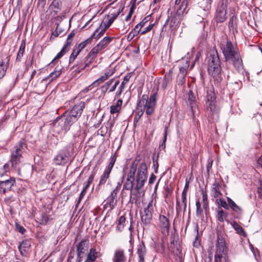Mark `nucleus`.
<instances>
[{
  "mask_svg": "<svg viewBox=\"0 0 262 262\" xmlns=\"http://www.w3.org/2000/svg\"><path fill=\"white\" fill-rule=\"evenodd\" d=\"M140 160L139 157H137L130 165L127 173V180H136V184L135 189L139 190L144 186L147 179V165L145 162L140 163L137 169V166Z\"/></svg>",
  "mask_w": 262,
  "mask_h": 262,
  "instance_id": "obj_1",
  "label": "nucleus"
},
{
  "mask_svg": "<svg viewBox=\"0 0 262 262\" xmlns=\"http://www.w3.org/2000/svg\"><path fill=\"white\" fill-rule=\"evenodd\" d=\"M140 160L139 157H137L130 165L127 173V180H136V184L135 189L139 190L144 186L147 179V165L145 162L140 163L137 169V166Z\"/></svg>",
  "mask_w": 262,
  "mask_h": 262,
  "instance_id": "obj_2",
  "label": "nucleus"
},
{
  "mask_svg": "<svg viewBox=\"0 0 262 262\" xmlns=\"http://www.w3.org/2000/svg\"><path fill=\"white\" fill-rule=\"evenodd\" d=\"M222 50L226 61L231 60L234 67L237 70L242 68V59L236 45L227 41L223 47Z\"/></svg>",
  "mask_w": 262,
  "mask_h": 262,
  "instance_id": "obj_3",
  "label": "nucleus"
},
{
  "mask_svg": "<svg viewBox=\"0 0 262 262\" xmlns=\"http://www.w3.org/2000/svg\"><path fill=\"white\" fill-rule=\"evenodd\" d=\"M157 99V93H152L149 99L147 95H142L138 102L139 108H143L147 115H152L156 108Z\"/></svg>",
  "mask_w": 262,
  "mask_h": 262,
  "instance_id": "obj_4",
  "label": "nucleus"
},
{
  "mask_svg": "<svg viewBox=\"0 0 262 262\" xmlns=\"http://www.w3.org/2000/svg\"><path fill=\"white\" fill-rule=\"evenodd\" d=\"M206 110L208 117L211 119L218 118L219 109L216 105L215 94L212 91L207 92Z\"/></svg>",
  "mask_w": 262,
  "mask_h": 262,
  "instance_id": "obj_5",
  "label": "nucleus"
},
{
  "mask_svg": "<svg viewBox=\"0 0 262 262\" xmlns=\"http://www.w3.org/2000/svg\"><path fill=\"white\" fill-rule=\"evenodd\" d=\"M208 71L213 77L217 76L221 73L220 60L216 50H212L208 59Z\"/></svg>",
  "mask_w": 262,
  "mask_h": 262,
  "instance_id": "obj_6",
  "label": "nucleus"
},
{
  "mask_svg": "<svg viewBox=\"0 0 262 262\" xmlns=\"http://www.w3.org/2000/svg\"><path fill=\"white\" fill-rule=\"evenodd\" d=\"M62 3L59 0H54L50 5L48 12L57 20H61L65 17L66 12L61 13Z\"/></svg>",
  "mask_w": 262,
  "mask_h": 262,
  "instance_id": "obj_7",
  "label": "nucleus"
},
{
  "mask_svg": "<svg viewBox=\"0 0 262 262\" xmlns=\"http://www.w3.org/2000/svg\"><path fill=\"white\" fill-rule=\"evenodd\" d=\"M24 144L23 143H19L12 151L10 161L13 167L16 168L17 165L21 162L23 159L22 154L24 150Z\"/></svg>",
  "mask_w": 262,
  "mask_h": 262,
  "instance_id": "obj_8",
  "label": "nucleus"
},
{
  "mask_svg": "<svg viewBox=\"0 0 262 262\" xmlns=\"http://www.w3.org/2000/svg\"><path fill=\"white\" fill-rule=\"evenodd\" d=\"M228 0H221L217 6L215 18L217 22L223 23L227 18Z\"/></svg>",
  "mask_w": 262,
  "mask_h": 262,
  "instance_id": "obj_9",
  "label": "nucleus"
},
{
  "mask_svg": "<svg viewBox=\"0 0 262 262\" xmlns=\"http://www.w3.org/2000/svg\"><path fill=\"white\" fill-rule=\"evenodd\" d=\"M153 212V199L149 202L144 209V213L141 215V221L145 225L148 224L151 220Z\"/></svg>",
  "mask_w": 262,
  "mask_h": 262,
  "instance_id": "obj_10",
  "label": "nucleus"
},
{
  "mask_svg": "<svg viewBox=\"0 0 262 262\" xmlns=\"http://www.w3.org/2000/svg\"><path fill=\"white\" fill-rule=\"evenodd\" d=\"M159 226L163 234L165 235L168 234L170 228V223L168 219L166 216L160 215L159 218Z\"/></svg>",
  "mask_w": 262,
  "mask_h": 262,
  "instance_id": "obj_11",
  "label": "nucleus"
},
{
  "mask_svg": "<svg viewBox=\"0 0 262 262\" xmlns=\"http://www.w3.org/2000/svg\"><path fill=\"white\" fill-rule=\"evenodd\" d=\"M69 161V153L66 150H62L54 158V162L56 165H64Z\"/></svg>",
  "mask_w": 262,
  "mask_h": 262,
  "instance_id": "obj_12",
  "label": "nucleus"
},
{
  "mask_svg": "<svg viewBox=\"0 0 262 262\" xmlns=\"http://www.w3.org/2000/svg\"><path fill=\"white\" fill-rule=\"evenodd\" d=\"M115 72V70L113 68H109L105 70L103 75H101L98 79L94 81L92 84L98 85L100 83L103 82L104 81L108 79Z\"/></svg>",
  "mask_w": 262,
  "mask_h": 262,
  "instance_id": "obj_13",
  "label": "nucleus"
},
{
  "mask_svg": "<svg viewBox=\"0 0 262 262\" xmlns=\"http://www.w3.org/2000/svg\"><path fill=\"white\" fill-rule=\"evenodd\" d=\"M77 262H80L81 258L84 256L85 252L88 250V243L86 241H82L77 246Z\"/></svg>",
  "mask_w": 262,
  "mask_h": 262,
  "instance_id": "obj_14",
  "label": "nucleus"
},
{
  "mask_svg": "<svg viewBox=\"0 0 262 262\" xmlns=\"http://www.w3.org/2000/svg\"><path fill=\"white\" fill-rule=\"evenodd\" d=\"M84 107L85 102L81 101L75 105L69 113L72 115H73L78 119L81 116Z\"/></svg>",
  "mask_w": 262,
  "mask_h": 262,
  "instance_id": "obj_15",
  "label": "nucleus"
},
{
  "mask_svg": "<svg viewBox=\"0 0 262 262\" xmlns=\"http://www.w3.org/2000/svg\"><path fill=\"white\" fill-rule=\"evenodd\" d=\"M15 182V179L12 178L9 180L0 182V192L5 193L9 191Z\"/></svg>",
  "mask_w": 262,
  "mask_h": 262,
  "instance_id": "obj_16",
  "label": "nucleus"
},
{
  "mask_svg": "<svg viewBox=\"0 0 262 262\" xmlns=\"http://www.w3.org/2000/svg\"><path fill=\"white\" fill-rule=\"evenodd\" d=\"M137 254L139 258V262H145L146 254V249L143 243H139L137 246Z\"/></svg>",
  "mask_w": 262,
  "mask_h": 262,
  "instance_id": "obj_17",
  "label": "nucleus"
},
{
  "mask_svg": "<svg viewBox=\"0 0 262 262\" xmlns=\"http://www.w3.org/2000/svg\"><path fill=\"white\" fill-rule=\"evenodd\" d=\"M6 56H0V79L3 78L8 68V61L9 59Z\"/></svg>",
  "mask_w": 262,
  "mask_h": 262,
  "instance_id": "obj_18",
  "label": "nucleus"
},
{
  "mask_svg": "<svg viewBox=\"0 0 262 262\" xmlns=\"http://www.w3.org/2000/svg\"><path fill=\"white\" fill-rule=\"evenodd\" d=\"M132 76V74L131 73H128L127 74H126L124 77V78H123V81L122 82L120 86H119L118 90H117V91L116 92V94H115V98H114V101L119 98L123 91V90L124 89V87H125V85L127 83V82L129 81V79Z\"/></svg>",
  "mask_w": 262,
  "mask_h": 262,
  "instance_id": "obj_19",
  "label": "nucleus"
},
{
  "mask_svg": "<svg viewBox=\"0 0 262 262\" xmlns=\"http://www.w3.org/2000/svg\"><path fill=\"white\" fill-rule=\"evenodd\" d=\"M227 202L230 207L235 213L240 215L243 213L242 208L238 206L231 198H227Z\"/></svg>",
  "mask_w": 262,
  "mask_h": 262,
  "instance_id": "obj_20",
  "label": "nucleus"
},
{
  "mask_svg": "<svg viewBox=\"0 0 262 262\" xmlns=\"http://www.w3.org/2000/svg\"><path fill=\"white\" fill-rule=\"evenodd\" d=\"M187 55L188 56L185 59H183V60H184L185 63L183 66H181L179 67V73L178 74L185 76H186L187 74V69L189 66V59H190V56H192V54L190 55L189 53H188Z\"/></svg>",
  "mask_w": 262,
  "mask_h": 262,
  "instance_id": "obj_21",
  "label": "nucleus"
},
{
  "mask_svg": "<svg viewBox=\"0 0 262 262\" xmlns=\"http://www.w3.org/2000/svg\"><path fill=\"white\" fill-rule=\"evenodd\" d=\"M61 74V70H55L51 73L49 76L42 80V82L50 83Z\"/></svg>",
  "mask_w": 262,
  "mask_h": 262,
  "instance_id": "obj_22",
  "label": "nucleus"
},
{
  "mask_svg": "<svg viewBox=\"0 0 262 262\" xmlns=\"http://www.w3.org/2000/svg\"><path fill=\"white\" fill-rule=\"evenodd\" d=\"M228 216V213L223 210L221 207H219L216 210V217L219 222H224Z\"/></svg>",
  "mask_w": 262,
  "mask_h": 262,
  "instance_id": "obj_23",
  "label": "nucleus"
},
{
  "mask_svg": "<svg viewBox=\"0 0 262 262\" xmlns=\"http://www.w3.org/2000/svg\"><path fill=\"white\" fill-rule=\"evenodd\" d=\"M78 119L74 117L73 115H71L68 113V115L66 116L64 120V127L65 129H68L69 128L70 126H71L74 122L76 121Z\"/></svg>",
  "mask_w": 262,
  "mask_h": 262,
  "instance_id": "obj_24",
  "label": "nucleus"
},
{
  "mask_svg": "<svg viewBox=\"0 0 262 262\" xmlns=\"http://www.w3.org/2000/svg\"><path fill=\"white\" fill-rule=\"evenodd\" d=\"M95 172H92V173L91 174V175L89 176V178H88V180L86 182V185L84 186L80 194V196L79 197V201H80L81 199L82 198V197L83 196V195H84L86 191V189L88 188V187L90 186V184L93 182L94 179V177H95Z\"/></svg>",
  "mask_w": 262,
  "mask_h": 262,
  "instance_id": "obj_25",
  "label": "nucleus"
},
{
  "mask_svg": "<svg viewBox=\"0 0 262 262\" xmlns=\"http://www.w3.org/2000/svg\"><path fill=\"white\" fill-rule=\"evenodd\" d=\"M122 102V100L121 99H119L116 103H114L110 107V113L111 114H114L115 113H119L121 110Z\"/></svg>",
  "mask_w": 262,
  "mask_h": 262,
  "instance_id": "obj_26",
  "label": "nucleus"
},
{
  "mask_svg": "<svg viewBox=\"0 0 262 262\" xmlns=\"http://www.w3.org/2000/svg\"><path fill=\"white\" fill-rule=\"evenodd\" d=\"M221 186L217 183H214L212 184L211 189V195L214 198L218 199L221 195L222 193L220 191Z\"/></svg>",
  "mask_w": 262,
  "mask_h": 262,
  "instance_id": "obj_27",
  "label": "nucleus"
},
{
  "mask_svg": "<svg viewBox=\"0 0 262 262\" xmlns=\"http://www.w3.org/2000/svg\"><path fill=\"white\" fill-rule=\"evenodd\" d=\"M113 39L114 37L105 36L101 40L97 45L101 50H102L113 40Z\"/></svg>",
  "mask_w": 262,
  "mask_h": 262,
  "instance_id": "obj_28",
  "label": "nucleus"
},
{
  "mask_svg": "<svg viewBox=\"0 0 262 262\" xmlns=\"http://www.w3.org/2000/svg\"><path fill=\"white\" fill-rule=\"evenodd\" d=\"M181 16L177 15V13H175L173 16L170 19L169 26L170 28H176L180 23Z\"/></svg>",
  "mask_w": 262,
  "mask_h": 262,
  "instance_id": "obj_29",
  "label": "nucleus"
},
{
  "mask_svg": "<svg viewBox=\"0 0 262 262\" xmlns=\"http://www.w3.org/2000/svg\"><path fill=\"white\" fill-rule=\"evenodd\" d=\"M31 246V243L29 241L26 240L23 241L19 245L18 249L21 254H23L24 252L27 251Z\"/></svg>",
  "mask_w": 262,
  "mask_h": 262,
  "instance_id": "obj_30",
  "label": "nucleus"
},
{
  "mask_svg": "<svg viewBox=\"0 0 262 262\" xmlns=\"http://www.w3.org/2000/svg\"><path fill=\"white\" fill-rule=\"evenodd\" d=\"M231 225L234 229L236 231V233L241 235H243L244 236H246V234L243 228V227L240 226L237 222L234 221L231 222Z\"/></svg>",
  "mask_w": 262,
  "mask_h": 262,
  "instance_id": "obj_31",
  "label": "nucleus"
},
{
  "mask_svg": "<svg viewBox=\"0 0 262 262\" xmlns=\"http://www.w3.org/2000/svg\"><path fill=\"white\" fill-rule=\"evenodd\" d=\"M111 171L105 169L100 177L98 186L103 185L107 181V179L110 177Z\"/></svg>",
  "mask_w": 262,
  "mask_h": 262,
  "instance_id": "obj_32",
  "label": "nucleus"
},
{
  "mask_svg": "<svg viewBox=\"0 0 262 262\" xmlns=\"http://www.w3.org/2000/svg\"><path fill=\"white\" fill-rule=\"evenodd\" d=\"M114 262H125V257L122 250H118L115 252Z\"/></svg>",
  "mask_w": 262,
  "mask_h": 262,
  "instance_id": "obj_33",
  "label": "nucleus"
},
{
  "mask_svg": "<svg viewBox=\"0 0 262 262\" xmlns=\"http://www.w3.org/2000/svg\"><path fill=\"white\" fill-rule=\"evenodd\" d=\"M188 2L186 0H183L179 8L178 9L176 13L177 15H179V16H182L185 12L186 10L187 7Z\"/></svg>",
  "mask_w": 262,
  "mask_h": 262,
  "instance_id": "obj_34",
  "label": "nucleus"
},
{
  "mask_svg": "<svg viewBox=\"0 0 262 262\" xmlns=\"http://www.w3.org/2000/svg\"><path fill=\"white\" fill-rule=\"evenodd\" d=\"M182 201L181 203H180L178 201L177 202L176 209L178 212L185 211L186 208V196H185V199L184 200L182 199Z\"/></svg>",
  "mask_w": 262,
  "mask_h": 262,
  "instance_id": "obj_35",
  "label": "nucleus"
},
{
  "mask_svg": "<svg viewBox=\"0 0 262 262\" xmlns=\"http://www.w3.org/2000/svg\"><path fill=\"white\" fill-rule=\"evenodd\" d=\"M150 16H147L143 18V19L138 24L135 28H136V32H140L142 27H143L145 24L150 20Z\"/></svg>",
  "mask_w": 262,
  "mask_h": 262,
  "instance_id": "obj_36",
  "label": "nucleus"
},
{
  "mask_svg": "<svg viewBox=\"0 0 262 262\" xmlns=\"http://www.w3.org/2000/svg\"><path fill=\"white\" fill-rule=\"evenodd\" d=\"M121 184H122V181L118 182L117 186L111 192L110 197L112 202H114V200L115 199V198L117 196V193L119 191L120 188H121Z\"/></svg>",
  "mask_w": 262,
  "mask_h": 262,
  "instance_id": "obj_37",
  "label": "nucleus"
},
{
  "mask_svg": "<svg viewBox=\"0 0 262 262\" xmlns=\"http://www.w3.org/2000/svg\"><path fill=\"white\" fill-rule=\"evenodd\" d=\"M25 50V43L24 42H22L17 53L16 60L20 61L21 57L23 56Z\"/></svg>",
  "mask_w": 262,
  "mask_h": 262,
  "instance_id": "obj_38",
  "label": "nucleus"
},
{
  "mask_svg": "<svg viewBox=\"0 0 262 262\" xmlns=\"http://www.w3.org/2000/svg\"><path fill=\"white\" fill-rule=\"evenodd\" d=\"M101 51V50L99 48V47L96 45L90 51L88 55L95 59L97 56V55Z\"/></svg>",
  "mask_w": 262,
  "mask_h": 262,
  "instance_id": "obj_39",
  "label": "nucleus"
},
{
  "mask_svg": "<svg viewBox=\"0 0 262 262\" xmlns=\"http://www.w3.org/2000/svg\"><path fill=\"white\" fill-rule=\"evenodd\" d=\"M114 22L113 19H112L110 16L108 15L106 18V20L103 21L102 25H101V27H104L105 29H107Z\"/></svg>",
  "mask_w": 262,
  "mask_h": 262,
  "instance_id": "obj_40",
  "label": "nucleus"
},
{
  "mask_svg": "<svg viewBox=\"0 0 262 262\" xmlns=\"http://www.w3.org/2000/svg\"><path fill=\"white\" fill-rule=\"evenodd\" d=\"M106 30V29H105V28H104V27L102 28L101 30L99 32V33L98 34L96 35V32H97L99 30V29L97 28L95 30V31L93 33V34L92 35V36L90 37H92V39L93 38H95L98 39L104 33Z\"/></svg>",
  "mask_w": 262,
  "mask_h": 262,
  "instance_id": "obj_41",
  "label": "nucleus"
},
{
  "mask_svg": "<svg viewBox=\"0 0 262 262\" xmlns=\"http://www.w3.org/2000/svg\"><path fill=\"white\" fill-rule=\"evenodd\" d=\"M92 37H90L84 41L80 43L76 49L79 52L89 43L91 42Z\"/></svg>",
  "mask_w": 262,
  "mask_h": 262,
  "instance_id": "obj_42",
  "label": "nucleus"
},
{
  "mask_svg": "<svg viewBox=\"0 0 262 262\" xmlns=\"http://www.w3.org/2000/svg\"><path fill=\"white\" fill-rule=\"evenodd\" d=\"M216 253L223 254L226 249L225 243L216 244Z\"/></svg>",
  "mask_w": 262,
  "mask_h": 262,
  "instance_id": "obj_43",
  "label": "nucleus"
},
{
  "mask_svg": "<svg viewBox=\"0 0 262 262\" xmlns=\"http://www.w3.org/2000/svg\"><path fill=\"white\" fill-rule=\"evenodd\" d=\"M125 217L124 216H121L119 217V219L118 220V224L117 227V229L119 231H121L123 229L124 224H125Z\"/></svg>",
  "mask_w": 262,
  "mask_h": 262,
  "instance_id": "obj_44",
  "label": "nucleus"
},
{
  "mask_svg": "<svg viewBox=\"0 0 262 262\" xmlns=\"http://www.w3.org/2000/svg\"><path fill=\"white\" fill-rule=\"evenodd\" d=\"M66 52V46H64L62 48L61 50L57 54V55L53 59V60L52 61V63L55 62L56 60H58V59L61 58Z\"/></svg>",
  "mask_w": 262,
  "mask_h": 262,
  "instance_id": "obj_45",
  "label": "nucleus"
},
{
  "mask_svg": "<svg viewBox=\"0 0 262 262\" xmlns=\"http://www.w3.org/2000/svg\"><path fill=\"white\" fill-rule=\"evenodd\" d=\"M216 203L220 205V206H221V207H222L225 209H229V204L227 203L224 200H222L221 199H217L216 200Z\"/></svg>",
  "mask_w": 262,
  "mask_h": 262,
  "instance_id": "obj_46",
  "label": "nucleus"
},
{
  "mask_svg": "<svg viewBox=\"0 0 262 262\" xmlns=\"http://www.w3.org/2000/svg\"><path fill=\"white\" fill-rule=\"evenodd\" d=\"M116 160V157L115 155H114L111 157V161H110L108 165L105 168V169L111 172L112 168L114 167V165Z\"/></svg>",
  "mask_w": 262,
  "mask_h": 262,
  "instance_id": "obj_47",
  "label": "nucleus"
},
{
  "mask_svg": "<svg viewBox=\"0 0 262 262\" xmlns=\"http://www.w3.org/2000/svg\"><path fill=\"white\" fill-rule=\"evenodd\" d=\"M94 59L87 55L85 62L84 63L82 62V64H83L84 68L86 69V68L89 67L90 64L94 61Z\"/></svg>",
  "mask_w": 262,
  "mask_h": 262,
  "instance_id": "obj_48",
  "label": "nucleus"
},
{
  "mask_svg": "<svg viewBox=\"0 0 262 262\" xmlns=\"http://www.w3.org/2000/svg\"><path fill=\"white\" fill-rule=\"evenodd\" d=\"M134 181L129 180L127 181L126 180V182L124 184L123 187L126 190H132L134 187Z\"/></svg>",
  "mask_w": 262,
  "mask_h": 262,
  "instance_id": "obj_49",
  "label": "nucleus"
},
{
  "mask_svg": "<svg viewBox=\"0 0 262 262\" xmlns=\"http://www.w3.org/2000/svg\"><path fill=\"white\" fill-rule=\"evenodd\" d=\"M144 110L143 108H139V106H137V111L135 117V119L136 120H139L140 117L143 115L144 113Z\"/></svg>",
  "mask_w": 262,
  "mask_h": 262,
  "instance_id": "obj_50",
  "label": "nucleus"
},
{
  "mask_svg": "<svg viewBox=\"0 0 262 262\" xmlns=\"http://www.w3.org/2000/svg\"><path fill=\"white\" fill-rule=\"evenodd\" d=\"M140 32L136 31V28H134V30H132L127 35V39L128 40H131L135 36L137 35Z\"/></svg>",
  "mask_w": 262,
  "mask_h": 262,
  "instance_id": "obj_51",
  "label": "nucleus"
},
{
  "mask_svg": "<svg viewBox=\"0 0 262 262\" xmlns=\"http://www.w3.org/2000/svg\"><path fill=\"white\" fill-rule=\"evenodd\" d=\"M188 100L189 102L190 105H191L192 103L194 102L195 101V97L191 91H190L188 94Z\"/></svg>",
  "mask_w": 262,
  "mask_h": 262,
  "instance_id": "obj_52",
  "label": "nucleus"
},
{
  "mask_svg": "<svg viewBox=\"0 0 262 262\" xmlns=\"http://www.w3.org/2000/svg\"><path fill=\"white\" fill-rule=\"evenodd\" d=\"M225 243L223 235L221 232H217L216 244Z\"/></svg>",
  "mask_w": 262,
  "mask_h": 262,
  "instance_id": "obj_53",
  "label": "nucleus"
},
{
  "mask_svg": "<svg viewBox=\"0 0 262 262\" xmlns=\"http://www.w3.org/2000/svg\"><path fill=\"white\" fill-rule=\"evenodd\" d=\"M122 9L119 8L118 11L116 12L114 11L113 13H111L110 14L108 15L110 17L113 19L114 21L115 19L117 17V16L119 15V14L121 13Z\"/></svg>",
  "mask_w": 262,
  "mask_h": 262,
  "instance_id": "obj_54",
  "label": "nucleus"
},
{
  "mask_svg": "<svg viewBox=\"0 0 262 262\" xmlns=\"http://www.w3.org/2000/svg\"><path fill=\"white\" fill-rule=\"evenodd\" d=\"M74 68H75L74 71L76 73H79L81 71H82L83 70L85 69L83 66V64H82V62H81L79 63H78V64H77Z\"/></svg>",
  "mask_w": 262,
  "mask_h": 262,
  "instance_id": "obj_55",
  "label": "nucleus"
},
{
  "mask_svg": "<svg viewBox=\"0 0 262 262\" xmlns=\"http://www.w3.org/2000/svg\"><path fill=\"white\" fill-rule=\"evenodd\" d=\"M79 53L80 52L77 51V49L74 50L70 57V61H73Z\"/></svg>",
  "mask_w": 262,
  "mask_h": 262,
  "instance_id": "obj_56",
  "label": "nucleus"
},
{
  "mask_svg": "<svg viewBox=\"0 0 262 262\" xmlns=\"http://www.w3.org/2000/svg\"><path fill=\"white\" fill-rule=\"evenodd\" d=\"M0 175L3 176L4 173L7 172L9 171V164L8 163H6L3 167L2 169L1 170Z\"/></svg>",
  "mask_w": 262,
  "mask_h": 262,
  "instance_id": "obj_57",
  "label": "nucleus"
},
{
  "mask_svg": "<svg viewBox=\"0 0 262 262\" xmlns=\"http://www.w3.org/2000/svg\"><path fill=\"white\" fill-rule=\"evenodd\" d=\"M213 0H206V6L204 7L203 10L208 11L211 8V4Z\"/></svg>",
  "mask_w": 262,
  "mask_h": 262,
  "instance_id": "obj_58",
  "label": "nucleus"
},
{
  "mask_svg": "<svg viewBox=\"0 0 262 262\" xmlns=\"http://www.w3.org/2000/svg\"><path fill=\"white\" fill-rule=\"evenodd\" d=\"M134 9H135V8H134V6H132L130 8L129 11L125 19L126 21H128L130 19V18L133 14V12L134 11Z\"/></svg>",
  "mask_w": 262,
  "mask_h": 262,
  "instance_id": "obj_59",
  "label": "nucleus"
},
{
  "mask_svg": "<svg viewBox=\"0 0 262 262\" xmlns=\"http://www.w3.org/2000/svg\"><path fill=\"white\" fill-rule=\"evenodd\" d=\"M188 186H189V182L187 181L186 182V184H185V185L184 187V189L182 193V199H183V200H184L185 199V196H186V194H187L186 190L188 188Z\"/></svg>",
  "mask_w": 262,
  "mask_h": 262,
  "instance_id": "obj_60",
  "label": "nucleus"
},
{
  "mask_svg": "<svg viewBox=\"0 0 262 262\" xmlns=\"http://www.w3.org/2000/svg\"><path fill=\"white\" fill-rule=\"evenodd\" d=\"M154 24H150L147 27H146L144 30L141 31V34H145L147 32H149L154 27Z\"/></svg>",
  "mask_w": 262,
  "mask_h": 262,
  "instance_id": "obj_61",
  "label": "nucleus"
},
{
  "mask_svg": "<svg viewBox=\"0 0 262 262\" xmlns=\"http://www.w3.org/2000/svg\"><path fill=\"white\" fill-rule=\"evenodd\" d=\"M186 76L178 74V82L179 84H182L184 83L185 77Z\"/></svg>",
  "mask_w": 262,
  "mask_h": 262,
  "instance_id": "obj_62",
  "label": "nucleus"
},
{
  "mask_svg": "<svg viewBox=\"0 0 262 262\" xmlns=\"http://www.w3.org/2000/svg\"><path fill=\"white\" fill-rule=\"evenodd\" d=\"M113 81H114V79L113 78L110 79L109 81L106 82L103 86H102V89H105V91H106L108 90V88L113 83Z\"/></svg>",
  "mask_w": 262,
  "mask_h": 262,
  "instance_id": "obj_63",
  "label": "nucleus"
},
{
  "mask_svg": "<svg viewBox=\"0 0 262 262\" xmlns=\"http://www.w3.org/2000/svg\"><path fill=\"white\" fill-rule=\"evenodd\" d=\"M41 220H40V224L43 225H46L48 220H49V217L46 214H43L41 216Z\"/></svg>",
  "mask_w": 262,
  "mask_h": 262,
  "instance_id": "obj_64",
  "label": "nucleus"
}]
</instances>
